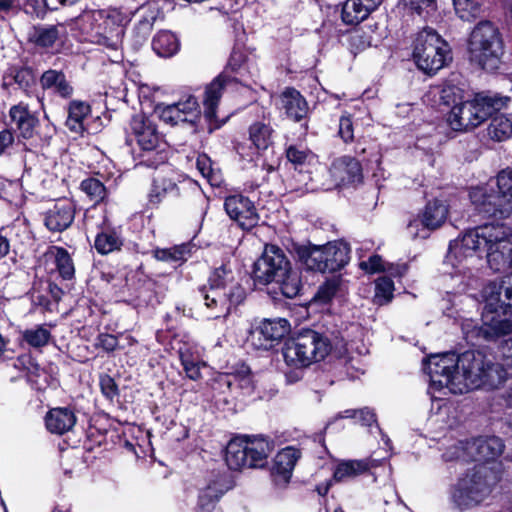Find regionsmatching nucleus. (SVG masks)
Here are the masks:
<instances>
[{
    "label": "nucleus",
    "mask_w": 512,
    "mask_h": 512,
    "mask_svg": "<svg viewBox=\"0 0 512 512\" xmlns=\"http://www.w3.org/2000/svg\"><path fill=\"white\" fill-rule=\"evenodd\" d=\"M497 191L493 192L494 202L500 217L512 215V169H503L495 178Z\"/></svg>",
    "instance_id": "19"
},
{
    "label": "nucleus",
    "mask_w": 512,
    "mask_h": 512,
    "mask_svg": "<svg viewBox=\"0 0 512 512\" xmlns=\"http://www.w3.org/2000/svg\"><path fill=\"white\" fill-rule=\"evenodd\" d=\"M81 190L94 203H99L106 196V189L104 185L98 179L95 178H89L82 181Z\"/></svg>",
    "instance_id": "48"
},
{
    "label": "nucleus",
    "mask_w": 512,
    "mask_h": 512,
    "mask_svg": "<svg viewBox=\"0 0 512 512\" xmlns=\"http://www.w3.org/2000/svg\"><path fill=\"white\" fill-rule=\"evenodd\" d=\"M191 249L189 245H177L170 248H156L152 251L153 256L162 262L174 266H180L190 257Z\"/></svg>",
    "instance_id": "31"
},
{
    "label": "nucleus",
    "mask_w": 512,
    "mask_h": 512,
    "mask_svg": "<svg viewBox=\"0 0 512 512\" xmlns=\"http://www.w3.org/2000/svg\"><path fill=\"white\" fill-rule=\"evenodd\" d=\"M350 44L356 50H364L371 46L372 36L369 32L365 33L363 31H355L350 36Z\"/></svg>",
    "instance_id": "54"
},
{
    "label": "nucleus",
    "mask_w": 512,
    "mask_h": 512,
    "mask_svg": "<svg viewBox=\"0 0 512 512\" xmlns=\"http://www.w3.org/2000/svg\"><path fill=\"white\" fill-rule=\"evenodd\" d=\"M74 216V204L68 199H62L47 211L45 225L51 231L61 232L71 225Z\"/></svg>",
    "instance_id": "20"
},
{
    "label": "nucleus",
    "mask_w": 512,
    "mask_h": 512,
    "mask_svg": "<svg viewBox=\"0 0 512 512\" xmlns=\"http://www.w3.org/2000/svg\"><path fill=\"white\" fill-rule=\"evenodd\" d=\"M469 196L480 212L494 217L499 216L498 207L494 202V194L488 193V187H474L470 190Z\"/></svg>",
    "instance_id": "30"
},
{
    "label": "nucleus",
    "mask_w": 512,
    "mask_h": 512,
    "mask_svg": "<svg viewBox=\"0 0 512 512\" xmlns=\"http://www.w3.org/2000/svg\"><path fill=\"white\" fill-rule=\"evenodd\" d=\"M470 59L482 69L494 71L503 54V41L497 27L490 21L478 23L468 41Z\"/></svg>",
    "instance_id": "5"
},
{
    "label": "nucleus",
    "mask_w": 512,
    "mask_h": 512,
    "mask_svg": "<svg viewBox=\"0 0 512 512\" xmlns=\"http://www.w3.org/2000/svg\"><path fill=\"white\" fill-rule=\"evenodd\" d=\"M394 283L388 277H380L375 282L373 302L376 305H385L393 298Z\"/></svg>",
    "instance_id": "44"
},
{
    "label": "nucleus",
    "mask_w": 512,
    "mask_h": 512,
    "mask_svg": "<svg viewBox=\"0 0 512 512\" xmlns=\"http://www.w3.org/2000/svg\"><path fill=\"white\" fill-rule=\"evenodd\" d=\"M95 346L106 352H113L118 347V339L111 334H100L96 339Z\"/></svg>",
    "instance_id": "56"
},
{
    "label": "nucleus",
    "mask_w": 512,
    "mask_h": 512,
    "mask_svg": "<svg viewBox=\"0 0 512 512\" xmlns=\"http://www.w3.org/2000/svg\"><path fill=\"white\" fill-rule=\"evenodd\" d=\"M231 488L232 481L226 473L213 474L199 494L198 511L214 512L219 499Z\"/></svg>",
    "instance_id": "17"
},
{
    "label": "nucleus",
    "mask_w": 512,
    "mask_h": 512,
    "mask_svg": "<svg viewBox=\"0 0 512 512\" xmlns=\"http://www.w3.org/2000/svg\"><path fill=\"white\" fill-rule=\"evenodd\" d=\"M130 127L141 149L151 151L160 146L161 136L156 126L143 115H134Z\"/></svg>",
    "instance_id": "18"
},
{
    "label": "nucleus",
    "mask_w": 512,
    "mask_h": 512,
    "mask_svg": "<svg viewBox=\"0 0 512 512\" xmlns=\"http://www.w3.org/2000/svg\"><path fill=\"white\" fill-rule=\"evenodd\" d=\"M155 112L163 122L171 126L184 123L195 125L201 115L198 101L192 95L173 104H158Z\"/></svg>",
    "instance_id": "13"
},
{
    "label": "nucleus",
    "mask_w": 512,
    "mask_h": 512,
    "mask_svg": "<svg viewBox=\"0 0 512 512\" xmlns=\"http://www.w3.org/2000/svg\"><path fill=\"white\" fill-rule=\"evenodd\" d=\"M231 488L232 481L226 473L213 474L199 494L198 511L214 512L219 499Z\"/></svg>",
    "instance_id": "16"
},
{
    "label": "nucleus",
    "mask_w": 512,
    "mask_h": 512,
    "mask_svg": "<svg viewBox=\"0 0 512 512\" xmlns=\"http://www.w3.org/2000/svg\"><path fill=\"white\" fill-rule=\"evenodd\" d=\"M287 159L295 166L310 165L316 160V156L309 150L290 146L286 150Z\"/></svg>",
    "instance_id": "49"
},
{
    "label": "nucleus",
    "mask_w": 512,
    "mask_h": 512,
    "mask_svg": "<svg viewBox=\"0 0 512 512\" xmlns=\"http://www.w3.org/2000/svg\"><path fill=\"white\" fill-rule=\"evenodd\" d=\"M359 267L368 274H374L386 270L383 260L379 255H372L368 260L361 261L359 263Z\"/></svg>",
    "instance_id": "53"
},
{
    "label": "nucleus",
    "mask_w": 512,
    "mask_h": 512,
    "mask_svg": "<svg viewBox=\"0 0 512 512\" xmlns=\"http://www.w3.org/2000/svg\"><path fill=\"white\" fill-rule=\"evenodd\" d=\"M14 141L12 132L3 130L0 132V155L9 147Z\"/></svg>",
    "instance_id": "63"
},
{
    "label": "nucleus",
    "mask_w": 512,
    "mask_h": 512,
    "mask_svg": "<svg viewBox=\"0 0 512 512\" xmlns=\"http://www.w3.org/2000/svg\"><path fill=\"white\" fill-rule=\"evenodd\" d=\"M45 423L51 433L62 435L74 427L76 416L68 408H53L47 413Z\"/></svg>",
    "instance_id": "25"
},
{
    "label": "nucleus",
    "mask_w": 512,
    "mask_h": 512,
    "mask_svg": "<svg viewBox=\"0 0 512 512\" xmlns=\"http://www.w3.org/2000/svg\"><path fill=\"white\" fill-rule=\"evenodd\" d=\"M248 468H261L273 450V445L263 437H245Z\"/></svg>",
    "instance_id": "23"
},
{
    "label": "nucleus",
    "mask_w": 512,
    "mask_h": 512,
    "mask_svg": "<svg viewBox=\"0 0 512 512\" xmlns=\"http://www.w3.org/2000/svg\"><path fill=\"white\" fill-rule=\"evenodd\" d=\"M100 386L102 393L109 399H113L118 393L117 385L109 375L100 378Z\"/></svg>",
    "instance_id": "58"
},
{
    "label": "nucleus",
    "mask_w": 512,
    "mask_h": 512,
    "mask_svg": "<svg viewBox=\"0 0 512 512\" xmlns=\"http://www.w3.org/2000/svg\"><path fill=\"white\" fill-rule=\"evenodd\" d=\"M300 458V452L293 447H286L279 451L275 458L272 467V473L279 477L284 483H287L291 478L292 471L296 462Z\"/></svg>",
    "instance_id": "24"
},
{
    "label": "nucleus",
    "mask_w": 512,
    "mask_h": 512,
    "mask_svg": "<svg viewBox=\"0 0 512 512\" xmlns=\"http://www.w3.org/2000/svg\"><path fill=\"white\" fill-rule=\"evenodd\" d=\"M441 102L446 106H455L464 102V90L457 85L445 83L439 90Z\"/></svg>",
    "instance_id": "46"
},
{
    "label": "nucleus",
    "mask_w": 512,
    "mask_h": 512,
    "mask_svg": "<svg viewBox=\"0 0 512 512\" xmlns=\"http://www.w3.org/2000/svg\"><path fill=\"white\" fill-rule=\"evenodd\" d=\"M504 444L498 437L478 438L468 441V454L473 461H490L499 457Z\"/></svg>",
    "instance_id": "21"
},
{
    "label": "nucleus",
    "mask_w": 512,
    "mask_h": 512,
    "mask_svg": "<svg viewBox=\"0 0 512 512\" xmlns=\"http://www.w3.org/2000/svg\"><path fill=\"white\" fill-rule=\"evenodd\" d=\"M290 265L291 262L281 248L266 244L261 256L253 264V280L262 285L273 283L287 272Z\"/></svg>",
    "instance_id": "11"
},
{
    "label": "nucleus",
    "mask_w": 512,
    "mask_h": 512,
    "mask_svg": "<svg viewBox=\"0 0 512 512\" xmlns=\"http://www.w3.org/2000/svg\"><path fill=\"white\" fill-rule=\"evenodd\" d=\"M298 253L301 261L309 270L321 273L338 271L350 259V248L343 241H333L319 246H305Z\"/></svg>",
    "instance_id": "10"
},
{
    "label": "nucleus",
    "mask_w": 512,
    "mask_h": 512,
    "mask_svg": "<svg viewBox=\"0 0 512 512\" xmlns=\"http://www.w3.org/2000/svg\"><path fill=\"white\" fill-rule=\"evenodd\" d=\"M196 165H197L199 172L202 174V176L207 178L212 183L213 170L211 167V160L206 155H200L197 158Z\"/></svg>",
    "instance_id": "60"
},
{
    "label": "nucleus",
    "mask_w": 512,
    "mask_h": 512,
    "mask_svg": "<svg viewBox=\"0 0 512 512\" xmlns=\"http://www.w3.org/2000/svg\"><path fill=\"white\" fill-rule=\"evenodd\" d=\"M58 38L59 31L54 25L35 27L31 34V40L41 47H51Z\"/></svg>",
    "instance_id": "42"
},
{
    "label": "nucleus",
    "mask_w": 512,
    "mask_h": 512,
    "mask_svg": "<svg viewBox=\"0 0 512 512\" xmlns=\"http://www.w3.org/2000/svg\"><path fill=\"white\" fill-rule=\"evenodd\" d=\"M507 373L503 366L498 363H492L487 360V365L483 371V384L489 388H497L506 378Z\"/></svg>",
    "instance_id": "43"
},
{
    "label": "nucleus",
    "mask_w": 512,
    "mask_h": 512,
    "mask_svg": "<svg viewBox=\"0 0 512 512\" xmlns=\"http://www.w3.org/2000/svg\"><path fill=\"white\" fill-rule=\"evenodd\" d=\"M152 47L159 56L170 57L177 52L179 43L173 33L161 31L154 37Z\"/></svg>",
    "instance_id": "40"
},
{
    "label": "nucleus",
    "mask_w": 512,
    "mask_h": 512,
    "mask_svg": "<svg viewBox=\"0 0 512 512\" xmlns=\"http://www.w3.org/2000/svg\"><path fill=\"white\" fill-rule=\"evenodd\" d=\"M48 255L53 259L57 271L63 279L70 280L74 277L75 267L69 253L61 247H53Z\"/></svg>",
    "instance_id": "37"
},
{
    "label": "nucleus",
    "mask_w": 512,
    "mask_h": 512,
    "mask_svg": "<svg viewBox=\"0 0 512 512\" xmlns=\"http://www.w3.org/2000/svg\"><path fill=\"white\" fill-rule=\"evenodd\" d=\"M245 438L231 440L226 447L225 461L232 470L248 468Z\"/></svg>",
    "instance_id": "29"
},
{
    "label": "nucleus",
    "mask_w": 512,
    "mask_h": 512,
    "mask_svg": "<svg viewBox=\"0 0 512 512\" xmlns=\"http://www.w3.org/2000/svg\"><path fill=\"white\" fill-rule=\"evenodd\" d=\"M486 365L487 359L481 353L465 352L461 356L444 353L431 356L426 369L431 387L462 394L482 386Z\"/></svg>",
    "instance_id": "2"
},
{
    "label": "nucleus",
    "mask_w": 512,
    "mask_h": 512,
    "mask_svg": "<svg viewBox=\"0 0 512 512\" xmlns=\"http://www.w3.org/2000/svg\"><path fill=\"white\" fill-rule=\"evenodd\" d=\"M497 289L501 292L500 304L512 312V273L503 277L501 284L497 285Z\"/></svg>",
    "instance_id": "52"
},
{
    "label": "nucleus",
    "mask_w": 512,
    "mask_h": 512,
    "mask_svg": "<svg viewBox=\"0 0 512 512\" xmlns=\"http://www.w3.org/2000/svg\"><path fill=\"white\" fill-rule=\"evenodd\" d=\"M200 366L201 364L197 359L192 363L183 366V368L188 378L191 380H198L201 378Z\"/></svg>",
    "instance_id": "62"
},
{
    "label": "nucleus",
    "mask_w": 512,
    "mask_h": 512,
    "mask_svg": "<svg viewBox=\"0 0 512 512\" xmlns=\"http://www.w3.org/2000/svg\"><path fill=\"white\" fill-rule=\"evenodd\" d=\"M448 205L445 201L434 199L429 201L419 218L411 220L407 231L412 238H426L429 230L441 227L448 217Z\"/></svg>",
    "instance_id": "12"
},
{
    "label": "nucleus",
    "mask_w": 512,
    "mask_h": 512,
    "mask_svg": "<svg viewBox=\"0 0 512 512\" xmlns=\"http://www.w3.org/2000/svg\"><path fill=\"white\" fill-rule=\"evenodd\" d=\"M494 271L512 267V231L506 223L491 222L469 230L449 245L448 259L453 265L482 259Z\"/></svg>",
    "instance_id": "1"
},
{
    "label": "nucleus",
    "mask_w": 512,
    "mask_h": 512,
    "mask_svg": "<svg viewBox=\"0 0 512 512\" xmlns=\"http://www.w3.org/2000/svg\"><path fill=\"white\" fill-rule=\"evenodd\" d=\"M227 83V77L219 75L206 86L203 99L204 115L212 121L216 118V107Z\"/></svg>",
    "instance_id": "27"
},
{
    "label": "nucleus",
    "mask_w": 512,
    "mask_h": 512,
    "mask_svg": "<svg viewBox=\"0 0 512 512\" xmlns=\"http://www.w3.org/2000/svg\"><path fill=\"white\" fill-rule=\"evenodd\" d=\"M67 127L76 133L83 131V121L90 113V106L83 101H72L69 104Z\"/></svg>",
    "instance_id": "36"
},
{
    "label": "nucleus",
    "mask_w": 512,
    "mask_h": 512,
    "mask_svg": "<svg viewBox=\"0 0 512 512\" xmlns=\"http://www.w3.org/2000/svg\"><path fill=\"white\" fill-rule=\"evenodd\" d=\"M281 106L286 115L294 121H300L308 114V103L299 91L286 88L280 95Z\"/></svg>",
    "instance_id": "22"
},
{
    "label": "nucleus",
    "mask_w": 512,
    "mask_h": 512,
    "mask_svg": "<svg viewBox=\"0 0 512 512\" xmlns=\"http://www.w3.org/2000/svg\"><path fill=\"white\" fill-rule=\"evenodd\" d=\"M273 283L278 285L282 294L287 298L297 296L302 286L300 273L294 270L292 265L289 266L282 277L277 278Z\"/></svg>",
    "instance_id": "38"
},
{
    "label": "nucleus",
    "mask_w": 512,
    "mask_h": 512,
    "mask_svg": "<svg viewBox=\"0 0 512 512\" xmlns=\"http://www.w3.org/2000/svg\"><path fill=\"white\" fill-rule=\"evenodd\" d=\"M340 417L357 419L360 424L365 426H371L376 421L375 414L368 408L346 410Z\"/></svg>",
    "instance_id": "51"
},
{
    "label": "nucleus",
    "mask_w": 512,
    "mask_h": 512,
    "mask_svg": "<svg viewBox=\"0 0 512 512\" xmlns=\"http://www.w3.org/2000/svg\"><path fill=\"white\" fill-rule=\"evenodd\" d=\"M331 351L329 340L313 330H306L285 342L283 358L288 366L307 367L323 360Z\"/></svg>",
    "instance_id": "6"
},
{
    "label": "nucleus",
    "mask_w": 512,
    "mask_h": 512,
    "mask_svg": "<svg viewBox=\"0 0 512 512\" xmlns=\"http://www.w3.org/2000/svg\"><path fill=\"white\" fill-rule=\"evenodd\" d=\"M500 294L495 283L485 287V305L481 315L482 325L472 330L477 338L491 341L512 333V318L508 316V309L500 304Z\"/></svg>",
    "instance_id": "7"
},
{
    "label": "nucleus",
    "mask_w": 512,
    "mask_h": 512,
    "mask_svg": "<svg viewBox=\"0 0 512 512\" xmlns=\"http://www.w3.org/2000/svg\"><path fill=\"white\" fill-rule=\"evenodd\" d=\"M487 135L496 142L508 140L512 136V118L504 114L494 116L487 127Z\"/></svg>",
    "instance_id": "32"
},
{
    "label": "nucleus",
    "mask_w": 512,
    "mask_h": 512,
    "mask_svg": "<svg viewBox=\"0 0 512 512\" xmlns=\"http://www.w3.org/2000/svg\"><path fill=\"white\" fill-rule=\"evenodd\" d=\"M40 85L43 89H53L63 98H69L73 94V87L61 71L52 69L45 71L40 78Z\"/></svg>",
    "instance_id": "28"
},
{
    "label": "nucleus",
    "mask_w": 512,
    "mask_h": 512,
    "mask_svg": "<svg viewBox=\"0 0 512 512\" xmlns=\"http://www.w3.org/2000/svg\"><path fill=\"white\" fill-rule=\"evenodd\" d=\"M339 135L345 141H352L354 138L353 123L350 117L342 116L339 121Z\"/></svg>",
    "instance_id": "57"
},
{
    "label": "nucleus",
    "mask_w": 512,
    "mask_h": 512,
    "mask_svg": "<svg viewBox=\"0 0 512 512\" xmlns=\"http://www.w3.org/2000/svg\"><path fill=\"white\" fill-rule=\"evenodd\" d=\"M371 12L361 0H346L341 16L345 24L357 25L364 21Z\"/></svg>",
    "instance_id": "33"
},
{
    "label": "nucleus",
    "mask_w": 512,
    "mask_h": 512,
    "mask_svg": "<svg viewBox=\"0 0 512 512\" xmlns=\"http://www.w3.org/2000/svg\"><path fill=\"white\" fill-rule=\"evenodd\" d=\"M369 462L366 460H348L339 463L334 471V479L338 482L352 479L368 471Z\"/></svg>",
    "instance_id": "35"
},
{
    "label": "nucleus",
    "mask_w": 512,
    "mask_h": 512,
    "mask_svg": "<svg viewBox=\"0 0 512 512\" xmlns=\"http://www.w3.org/2000/svg\"><path fill=\"white\" fill-rule=\"evenodd\" d=\"M508 97L478 94L471 101L452 107L447 122L454 131L465 132L482 124L492 113L505 107Z\"/></svg>",
    "instance_id": "4"
},
{
    "label": "nucleus",
    "mask_w": 512,
    "mask_h": 512,
    "mask_svg": "<svg viewBox=\"0 0 512 512\" xmlns=\"http://www.w3.org/2000/svg\"><path fill=\"white\" fill-rule=\"evenodd\" d=\"M176 182L166 176L158 175L154 178L152 189L149 194L150 202L159 203L167 196H178Z\"/></svg>",
    "instance_id": "34"
},
{
    "label": "nucleus",
    "mask_w": 512,
    "mask_h": 512,
    "mask_svg": "<svg viewBox=\"0 0 512 512\" xmlns=\"http://www.w3.org/2000/svg\"><path fill=\"white\" fill-rule=\"evenodd\" d=\"M199 297L211 311L210 317L218 318L229 314L232 306L245 298L244 288L235 281L232 270L222 265L209 278V286L199 289Z\"/></svg>",
    "instance_id": "3"
},
{
    "label": "nucleus",
    "mask_w": 512,
    "mask_h": 512,
    "mask_svg": "<svg viewBox=\"0 0 512 512\" xmlns=\"http://www.w3.org/2000/svg\"><path fill=\"white\" fill-rule=\"evenodd\" d=\"M37 122V118L34 115H32L29 118H27L25 122H22L16 127L23 138L29 139L33 136Z\"/></svg>",
    "instance_id": "59"
},
{
    "label": "nucleus",
    "mask_w": 512,
    "mask_h": 512,
    "mask_svg": "<svg viewBox=\"0 0 512 512\" xmlns=\"http://www.w3.org/2000/svg\"><path fill=\"white\" fill-rule=\"evenodd\" d=\"M336 291L337 285L334 282H327L319 288L316 297L320 301L327 302L335 295Z\"/></svg>",
    "instance_id": "61"
},
{
    "label": "nucleus",
    "mask_w": 512,
    "mask_h": 512,
    "mask_svg": "<svg viewBox=\"0 0 512 512\" xmlns=\"http://www.w3.org/2000/svg\"><path fill=\"white\" fill-rule=\"evenodd\" d=\"M289 328L286 319H264L250 331L247 342L255 349L268 350L289 332Z\"/></svg>",
    "instance_id": "14"
},
{
    "label": "nucleus",
    "mask_w": 512,
    "mask_h": 512,
    "mask_svg": "<svg viewBox=\"0 0 512 512\" xmlns=\"http://www.w3.org/2000/svg\"><path fill=\"white\" fill-rule=\"evenodd\" d=\"M179 357L181 360L182 366H186L193 361L197 360V357L194 356V354L191 352V349L188 347L181 348L179 350Z\"/></svg>",
    "instance_id": "64"
},
{
    "label": "nucleus",
    "mask_w": 512,
    "mask_h": 512,
    "mask_svg": "<svg viewBox=\"0 0 512 512\" xmlns=\"http://www.w3.org/2000/svg\"><path fill=\"white\" fill-rule=\"evenodd\" d=\"M494 480L491 469L485 465L469 469L452 490L453 503L461 510L479 505L489 495Z\"/></svg>",
    "instance_id": "8"
},
{
    "label": "nucleus",
    "mask_w": 512,
    "mask_h": 512,
    "mask_svg": "<svg viewBox=\"0 0 512 512\" xmlns=\"http://www.w3.org/2000/svg\"><path fill=\"white\" fill-rule=\"evenodd\" d=\"M453 2L459 17L470 21L479 15L483 0H453Z\"/></svg>",
    "instance_id": "45"
},
{
    "label": "nucleus",
    "mask_w": 512,
    "mask_h": 512,
    "mask_svg": "<svg viewBox=\"0 0 512 512\" xmlns=\"http://www.w3.org/2000/svg\"><path fill=\"white\" fill-rule=\"evenodd\" d=\"M123 242L115 231H104L99 233L94 242V247L100 254H109L120 250Z\"/></svg>",
    "instance_id": "41"
},
{
    "label": "nucleus",
    "mask_w": 512,
    "mask_h": 512,
    "mask_svg": "<svg viewBox=\"0 0 512 512\" xmlns=\"http://www.w3.org/2000/svg\"><path fill=\"white\" fill-rule=\"evenodd\" d=\"M273 129L262 121L254 122L249 127V139L259 150H265L272 143Z\"/></svg>",
    "instance_id": "39"
},
{
    "label": "nucleus",
    "mask_w": 512,
    "mask_h": 512,
    "mask_svg": "<svg viewBox=\"0 0 512 512\" xmlns=\"http://www.w3.org/2000/svg\"><path fill=\"white\" fill-rule=\"evenodd\" d=\"M468 452V441L458 442L446 449L443 453V459L446 462L451 461H470Z\"/></svg>",
    "instance_id": "50"
},
{
    "label": "nucleus",
    "mask_w": 512,
    "mask_h": 512,
    "mask_svg": "<svg viewBox=\"0 0 512 512\" xmlns=\"http://www.w3.org/2000/svg\"><path fill=\"white\" fill-rule=\"evenodd\" d=\"M9 115L12 122H14L16 126H18L22 122H25L27 118L32 116V114L28 110V107L23 104L12 106Z\"/></svg>",
    "instance_id": "55"
},
{
    "label": "nucleus",
    "mask_w": 512,
    "mask_h": 512,
    "mask_svg": "<svg viewBox=\"0 0 512 512\" xmlns=\"http://www.w3.org/2000/svg\"><path fill=\"white\" fill-rule=\"evenodd\" d=\"M50 337V331L43 326L27 329L23 332L24 340L35 348L45 346L49 342Z\"/></svg>",
    "instance_id": "47"
},
{
    "label": "nucleus",
    "mask_w": 512,
    "mask_h": 512,
    "mask_svg": "<svg viewBox=\"0 0 512 512\" xmlns=\"http://www.w3.org/2000/svg\"><path fill=\"white\" fill-rule=\"evenodd\" d=\"M413 58L419 69L432 74L451 60L448 43L433 29L426 28L417 34Z\"/></svg>",
    "instance_id": "9"
},
{
    "label": "nucleus",
    "mask_w": 512,
    "mask_h": 512,
    "mask_svg": "<svg viewBox=\"0 0 512 512\" xmlns=\"http://www.w3.org/2000/svg\"><path fill=\"white\" fill-rule=\"evenodd\" d=\"M225 210L229 217L245 230L255 227L259 216L252 201L242 195H232L226 198Z\"/></svg>",
    "instance_id": "15"
},
{
    "label": "nucleus",
    "mask_w": 512,
    "mask_h": 512,
    "mask_svg": "<svg viewBox=\"0 0 512 512\" xmlns=\"http://www.w3.org/2000/svg\"><path fill=\"white\" fill-rule=\"evenodd\" d=\"M333 176L344 183H354L361 180L362 169L359 161L352 157H342L333 162Z\"/></svg>",
    "instance_id": "26"
}]
</instances>
